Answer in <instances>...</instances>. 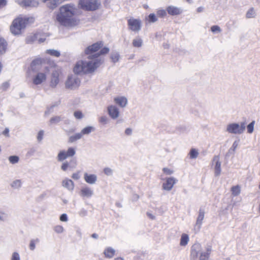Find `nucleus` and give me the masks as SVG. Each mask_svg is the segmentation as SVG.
Returning a JSON list of instances; mask_svg holds the SVG:
<instances>
[{"instance_id": "obj_1", "label": "nucleus", "mask_w": 260, "mask_h": 260, "mask_svg": "<svg viewBox=\"0 0 260 260\" xmlns=\"http://www.w3.org/2000/svg\"><path fill=\"white\" fill-rule=\"evenodd\" d=\"M78 10L73 4H67L60 6L56 14L55 21L60 25L67 28H73L80 23L77 17Z\"/></svg>"}, {"instance_id": "obj_2", "label": "nucleus", "mask_w": 260, "mask_h": 260, "mask_svg": "<svg viewBox=\"0 0 260 260\" xmlns=\"http://www.w3.org/2000/svg\"><path fill=\"white\" fill-rule=\"evenodd\" d=\"M102 63V59L96 54L89 55L87 58L77 61L73 68L75 74L83 75L94 73Z\"/></svg>"}, {"instance_id": "obj_3", "label": "nucleus", "mask_w": 260, "mask_h": 260, "mask_svg": "<svg viewBox=\"0 0 260 260\" xmlns=\"http://www.w3.org/2000/svg\"><path fill=\"white\" fill-rule=\"evenodd\" d=\"M43 60L41 58H36L31 63L30 68L27 73V77L30 78L33 84L35 85H41L45 83L49 74V71L47 67L44 70L38 71L40 66Z\"/></svg>"}, {"instance_id": "obj_4", "label": "nucleus", "mask_w": 260, "mask_h": 260, "mask_svg": "<svg viewBox=\"0 0 260 260\" xmlns=\"http://www.w3.org/2000/svg\"><path fill=\"white\" fill-rule=\"evenodd\" d=\"M35 18L31 16H26L20 15L16 17L10 26V30L14 36H20L26 28L34 23Z\"/></svg>"}, {"instance_id": "obj_5", "label": "nucleus", "mask_w": 260, "mask_h": 260, "mask_svg": "<svg viewBox=\"0 0 260 260\" xmlns=\"http://www.w3.org/2000/svg\"><path fill=\"white\" fill-rule=\"evenodd\" d=\"M211 251V247L209 246L204 249H202L201 245L199 244H194L191 248V254L197 255L199 254V260H209Z\"/></svg>"}, {"instance_id": "obj_6", "label": "nucleus", "mask_w": 260, "mask_h": 260, "mask_svg": "<svg viewBox=\"0 0 260 260\" xmlns=\"http://www.w3.org/2000/svg\"><path fill=\"white\" fill-rule=\"evenodd\" d=\"M246 128V123L242 122L240 124L232 123L228 124L226 126V131L229 133L234 134H242Z\"/></svg>"}, {"instance_id": "obj_7", "label": "nucleus", "mask_w": 260, "mask_h": 260, "mask_svg": "<svg viewBox=\"0 0 260 260\" xmlns=\"http://www.w3.org/2000/svg\"><path fill=\"white\" fill-rule=\"evenodd\" d=\"M78 4L80 8L86 11H94L99 7L96 0H79Z\"/></svg>"}, {"instance_id": "obj_8", "label": "nucleus", "mask_w": 260, "mask_h": 260, "mask_svg": "<svg viewBox=\"0 0 260 260\" xmlns=\"http://www.w3.org/2000/svg\"><path fill=\"white\" fill-rule=\"evenodd\" d=\"M80 84L79 78L76 75L69 76L66 82V87L70 89H75L77 88Z\"/></svg>"}, {"instance_id": "obj_9", "label": "nucleus", "mask_w": 260, "mask_h": 260, "mask_svg": "<svg viewBox=\"0 0 260 260\" xmlns=\"http://www.w3.org/2000/svg\"><path fill=\"white\" fill-rule=\"evenodd\" d=\"M127 25L129 30L135 32H138L142 27V21L139 19L131 18L128 20Z\"/></svg>"}, {"instance_id": "obj_10", "label": "nucleus", "mask_w": 260, "mask_h": 260, "mask_svg": "<svg viewBox=\"0 0 260 260\" xmlns=\"http://www.w3.org/2000/svg\"><path fill=\"white\" fill-rule=\"evenodd\" d=\"M76 153L75 148L70 147L67 151L61 150L58 153L57 159L58 161H63L69 157L73 156Z\"/></svg>"}, {"instance_id": "obj_11", "label": "nucleus", "mask_w": 260, "mask_h": 260, "mask_svg": "<svg viewBox=\"0 0 260 260\" xmlns=\"http://www.w3.org/2000/svg\"><path fill=\"white\" fill-rule=\"evenodd\" d=\"M103 45V44L101 42H97L96 43L93 44V45L88 46L85 50V54L87 55V56L89 55H93L94 54H96L98 58L99 57L100 54L99 53H96V52L101 48Z\"/></svg>"}, {"instance_id": "obj_12", "label": "nucleus", "mask_w": 260, "mask_h": 260, "mask_svg": "<svg viewBox=\"0 0 260 260\" xmlns=\"http://www.w3.org/2000/svg\"><path fill=\"white\" fill-rule=\"evenodd\" d=\"M107 112L109 116L112 119H116L119 117L120 111L119 108L114 105H110L107 107Z\"/></svg>"}, {"instance_id": "obj_13", "label": "nucleus", "mask_w": 260, "mask_h": 260, "mask_svg": "<svg viewBox=\"0 0 260 260\" xmlns=\"http://www.w3.org/2000/svg\"><path fill=\"white\" fill-rule=\"evenodd\" d=\"M16 3L24 7H37L39 5L38 0H16Z\"/></svg>"}, {"instance_id": "obj_14", "label": "nucleus", "mask_w": 260, "mask_h": 260, "mask_svg": "<svg viewBox=\"0 0 260 260\" xmlns=\"http://www.w3.org/2000/svg\"><path fill=\"white\" fill-rule=\"evenodd\" d=\"M165 180L166 181L162 184V187L164 190L167 191H170L177 182V180L173 177H168Z\"/></svg>"}, {"instance_id": "obj_15", "label": "nucleus", "mask_w": 260, "mask_h": 260, "mask_svg": "<svg viewBox=\"0 0 260 260\" xmlns=\"http://www.w3.org/2000/svg\"><path fill=\"white\" fill-rule=\"evenodd\" d=\"M205 216V212L203 209H200L199 214L197 218L196 222L194 225V229L200 230L201 228Z\"/></svg>"}, {"instance_id": "obj_16", "label": "nucleus", "mask_w": 260, "mask_h": 260, "mask_svg": "<svg viewBox=\"0 0 260 260\" xmlns=\"http://www.w3.org/2000/svg\"><path fill=\"white\" fill-rule=\"evenodd\" d=\"M113 101L115 104L122 108L126 107L128 104L127 98L123 96L115 97L114 98Z\"/></svg>"}, {"instance_id": "obj_17", "label": "nucleus", "mask_w": 260, "mask_h": 260, "mask_svg": "<svg viewBox=\"0 0 260 260\" xmlns=\"http://www.w3.org/2000/svg\"><path fill=\"white\" fill-rule=\"evenodd\" d=\"M93 194V190L86 186L82 187L80 191V196L83 198H90Z\"/></svg>"}, {"instance_id": "obj_18", "label": "nucleus", "mask_w": 260, "mask_h": 260, "mask_svg": "<svg viewBox=\"0 0 260 260\" xmlns=\"http://www.w3.org/2000/svg\"><path fill=\"white\" fill-rule=\"evenodd\" d=\"M213 161L215 163L214 171L215 175L219 176L221 173V162L219 160L218 156H214L213 159Z\"/></svg>"}, {"instance_id": "obj_19", "label": "nucleus", "mask_w": 260, "mask_h": 260, "mask_svg": "<svg viewBox=\"0 0 260 260\" xmlns=\"http://www.w3.org/2000/svg\"><path fill=\"white\" fill-rule=\"evenodd\" d=\"M84 179L86 183L90 184H94L97 181L98 177L95 174L85 173L84 174Z\"/></svg>"}, {"instance_id": "obj_20", "label": "nucleus", "mask_w": 260, "mask_h": 260, "mask_svg": "<svg viewBox=\"0 0 260 260\" xmlns=\"http://www.w3.org/2000/svg\"><path fill=\"white\" fill-rule=\"evenodd\" d=\"M59 73L58 72L55 71L52 73L50 84V85L52 88H55L56 87L57 85L58 84L59 80Z\"/></svg>"}, {"instance_id": "obj_21", "label": "nucleus", "mask_w": 260, "mask_h": 260, "mask_svg": "<svg viewBox=\"0 0 260 260\" xmlns=\"http://www.w3.org/2000/svg\"><path fill=\"white\" fill-rule=\"evenodd\" d=\"M168 13L172 16L178 15L182 13V10L178 7L170 6L167 8Z\"/></svg>"}, {"instance_id": "obj_22", "label": "nucleus", "mask_w": 260, "mask_h": 260, "mask_svg": "<svg viewBox=\"0 0 260 260\" xmlns=\"http://www.w3.org/2000/svg\"><path fill=\"white\" fill-rule=\"evenodd\" d=\"M62 185L69 190L72 191L74 188V183L71 179L66 178L62 181Z\"/></svg>"}, {"instance_id": "obj_23", "label": "nucleus", "mask_w": 260, "mask_h": 260, "mask_svg": "<svg viewBox=\"0 0 260 260\" xmlns=\"http://www.w3.org/2000/svg\"><path fill=\"white\" fill-rule=\"evenodd\" d=\"M189 241V236L186 234L183 233L181 236L179 244L182 247H185L187 245Z\"/></svg>"}, {"instance_id": "obj_24", "label": "nucleus", "mask_w": 260, "mask_h": 260, "mask_svg": "<svg viewBox=\"0 0 260 260\" xmlns=\"http://www.w3.org/2000/svg\"><path fill=\"white\" fill-rule=\"evenodd\" d=\"M115 250L112 247H107L104 252L105 257L111 258L114 255Z\"/></svg>"}, {"instance_id": "obj_25", "label": "nucleus", "mask_w": 260, "mask_h": 260, "mask_svg": "<svg viewBox=\"0 0 260 260\" xmlns=\"http://www.w3.org/2000/svg\"><path fill=\"white\" fill-rule=\"evenodd\" d=\"M132 44L134 47H141L143 45V40L140 37H137L133 39Z\"/></svg>"}, {"instance_id": "obj_26", "label": "nucleus", "mask_w": 260, "mask_h": 260, "mask_svg": "<svg viewBox=\"0 0 260 260\" xmlns=\"http://www.w3.org/2000/svg\"><path fill=\"white\" fill-rule=\"evenodd\" d=\"M82 137L83 136L80 132V133H76L75 135L70 136L69 138V142L73 143L76 141L81 139Z\"/></svg>"}, {"instance_id": "obj_27", "label": "nucleus", "mask_w": 260, "mask_h": 260, "mask_svg": "<svg viewBox=\"0 0 260 260\" xmlns=\"http://www.w3.org/2000/svg\"><path fill=\"white\" fill-rule=\"evenodd\" d=\"M62 117L60 116H54L52 117L49 120V124H56L62 120Z\"/></svg>"}, {"instance_id": "obj_28", "label": "nucleus", "mask_w": 260, "mask_h": 260, "mask_svg": "<svg viewBox=\"0 0 260 260\" xmlns=\"http://www.w3.org/2000/svg\"><path fill=\"white\" fill-rule=\"evenodd\" d=\"M94 131V128L91 126H88L83 128L81 133L83 136L84 135H89L90 133Z\"/></svg>"}, {"instance_id": "obj_29", "label": "nucleus", "mask_w": 260, "mask_h": 260, "mask_svg": "<svg viewBox=\"0 0 260 260\" xmlns=\"http://www.w3.org/2000/svg\"><path fill=\"white\" fill-rule=\"evenodd\" d=\"M256 16V12L254 8H250L246 13V17L248 19L254 18Z\"/></svg>"}, {"instance_id": "obj_30", "label": "nucleus", "mask_w": 260, "mask_h": 260, "mask_svg": "<svg viewBox=\"0 0 260 260\" xmlns=\"http://www.w3.org/2000/svg\"><path fill=\"white\" fill-rule=\"evenodd\" d=\"M199 155V153L197 149L195 148H192L190 149L189 153L190 159H196L198 157Z\"/></svg>"}, {"instance_id": "obj_31", "label": "nucleus", "mask_w": 260, "mask_h": 260, "mask_svg": "<svg viewBox=\"0 0 260 260\" xmlns=\"http://www.w3.org/2000/svg\"><path fill=\"white\" fill-rule=\"evenodd\" d=\"M120 58V55L118 52L116 51L112 52L111 54V59L112 61L115 63L119 61Z\"/></svg>"}, {"instance_id": "obj_32", "label": "nucleus", "mask_w": 260, "mask_h": 260, "mask_svg": "<svg viewBox=\"0 0 260 260\" xmlns=\"http://www.w3.org/2000/svg\"><path fill=\"white\" fill-rule=\"evenodd\" d=\"M22 182L21 180L16 179L13 181L11 184V186L14 189H19L21 187Z\"/></svg>"}, {"instance_id": "obj_33", "label": "nucleus", "mask_w": 260, "mask_h": 260, "mask_svg": "<svg viewBox=\"0 0 260 260\" xmlns=\"http://www.w3.org/2000/svg\"><path fill=\"white\" fill-rule=\"evenodd\" d=\"M46 53L55 57H59L60 55L59 51L54 49H48L46 51Z\"/></svg>"}, {"instance_id": "obj_34", "label": "nucleus", "mask_w": 260, "mask_h": 260, "mask_svg": "<svg viewBox=\"0 0 260 260\" xmlns=\"http://www.w3.org/2000/svg\"><path fill=\"white\" fill-rule=\"evenodd\" d=\"M7 44L5 40L3 38H0V53H4L6 50Z\"/></svg>"}, {"instance_id": "obj_35", "label": "nucleus", "mask_w": 260, "mask_h": 260, "mask_svg": "<svg viewBox=\"0 0 260 260\" xmlns=\"http://www.w3.org/2000/svg\"><path fill=\"white\" fill-rule=\"evenodd\" d=\"M146 20L149 23H154L157 20V18L154 14L151 13L146 18Z\"/></svg>"}, {"instance_id": "obj_36", "label": "nucleus", "mask_w": 260, "mask_h": 260, "mask_svg": "<svg viewBox=\"0 0 260 260\" xmlns=\"http://www.w3.org/2000/svg\"><path fill=\"white\" fill-rule=\"evenodd\" d=\"M8 218V214L4 211L0 209V221H5Z\"/></svg>"}, {"instance_id": "obj_37", "label": "nucleus", "mask_w": 260, "mask_h": 260, "mask_svg": "<svg viewBox=\"0 0 260 260\" xmlns=\"http://www.w3.org/2000/svg\"><path fill=\"white\" fill-rule=\"evenodd\" d=\"M9 161L12 164H16L18 162L19 157L16 155H12L9 157Z\"/></svg>"}, {"instance_id": "obj_38", "label": "nucleus", "mask_w": 260, "mask_h": 260, "mask_svg": "<svg viewBox=\"0 0 260 260\" xmlns=\"http://www.w3.org/2000/svg\"><path fill=\"white\" fill-rule=\"evenodd\" d=\"M255 124V121H252L247 126V133L252 134L254 131V126Z\"/></svg>"}, {"instance_id": "obj_39", "label": "nucleus", "mask_w": 260, "mask_h": 260, "mask_svg": "<svg viewBox=\"0 0 260 260\" xmlns=\"http://www.w3.org/2000/svg\"><path fill=\"white\" fill-rule=\"evenodd\" d=\"M53 230L54 232L57 234L62 233L64 231L63 226L60 225H57L55 226L53 228Z\"/></svg>"}, {"instance_id": "obj_40", "label": "nucleus", "mask_w": 260, "mask_h": 260, "mask_svg": "<svg viewBox=\"0 0 260 260\" xmlns=\"http://www.w3.org/2000/svg\"><path fill=\"white\" fill-rule=\"evenodd\" d=\"M232 194L237 196L239 195L240 193V188L239 186H235L232 188Z\"/></svg>"}, {"instance_id": "obj_41", "label": "nucleus", "mask_w": 260, "mask_h": 260, "mask_svg": "<svg viewBox=\"0 0 260 260\" xmlns=\"http://www.w3.org/2000/svg\"><path fill=\"white\" fill-rule=\"evenodd\" d=\"M74 116L77 119H81L84 117V114L81 111H75Z\"/></svg>"}, {"instance_id": "obj_42", "label": "nucleus", "mask_w": 260, "mask_h": 260, "mask_svg": "<svg viewBox=\"0 0 260 260\" xmlns=\"http://www.w3.org/2000/svg\"><path fill=\"white\" fill-rule=\"evenodd\" d=\"M44 135V131L43 130H40L37 134V139L39 142H41L43 139Z\"/></svg>"}, {"instance_id": "obj_43", "label": "nucleus", "mask_w": 260, "mask_h": 260, "mask_svg": "<svg viewBox=\"0 0 260 260\" xmlns=\"http://www.w3.org/2000/svg\"><path fill=\"white\" fill-rule=\"evenodd\" d=\"M103 172L105 175L107 176H112L113 173V171L112 169L109 167H106L104 169Z\"/></svg>"}, {"instance_id": "obj_44", "label": "nucleus", "mask_w": 260, "mask_h": 260, "mask_svg": "<svg viewBox=\"0 0 260 260\" xmlns=\"http://www.w3.org/2000/svg\"><path fill=\"white\" fill-rule=\"evenodd\" d=\"M211 30L213 33H220L221 32V28L218 25H213L211 27Z\"/></svg>"}, {"instance_id": "obj_45", "label": "nucleus", "mask_w": 260, "mask_h": 260, "mask_svg": "<svg viewBox=\"0 0 260 260\" xmlns=\"http://www.w3.org/2000/svg\"><path fill=\"white\" fill-rule=\"evenodd\" d=\"M239 145V141H235L232 147L229 150V152L234 153L236 149L237 148L238 146Z\"/></svg>"}, {"instance_id": "obj_46", "label": "nucleus", "mask_w": 260, "mask_h": 260, "mask_svg": "<svg viewBox=\"0 0 260 260\" xmlns=\"http://www.w3.org/2000/svg\"><path fill=\"white\" fill-rule=\"evenodd\" d=\"M39 241L38 239H36V240L33 239L31 240L29 244V248L31 250H34L36 247V242H38Z\"/></svg>"}, {"instance_id": "obj_47", "label": "nucleus", "mask_w": 260, "mask_h": 260, "mask_svg": "<svg viewBox=\"0 0 260 260\" xmlns=\"http://www.w3.org/2000/svg\"><path fill=\"white\" fill-rule=\"evenodd\" d=\"M11 260H20V255L18 252H13L11 255Z\"/></svg>"}, {"instance_id": "obj_48", "label": "nucleus", "mask_w": 260, "mask_h": 260, "mask_svg": "<svg viewBox=\"0 0 260 260\" xmlns=\"http://www.w3.org/2000/svg\"><path fill=\"white\" fill-rule=\"evenodd\" d=\"M70 167L69 163L67 161H64L62 164L61 169L63 171H66Z\"/></svg>"}, {"instance_id": "obj_49", "label": "nucleus", "mask_w": 260, "mask_h": 260, "mask_svg": "<svg viewBox=\"0 0 260 260\" xmlns=\"http://www.w3.org/2000/svg\"><path fill=\"white\" fill-rule=\"evenodd\" d=\"M99 122L102 124H107L108 123V118L106 116H103L99 118Z\"/></svg>"}, {"instance_id": "obj_50", "label": "nucleus", "mask_w": 260, "mask_h": 260, "mask_svg": "<svg viewBox=\"0 0 260 260\" xmlns=\"http://www.w3.org/2000/svg\"><path fill=\"white\" fill-rule=\"evenodd\" d=\"M59 220L62 222H67L68 221V217L67 214L66 213L62 214L60 216Z\"/></svg>"}, {"instance_id": "obj_51", "label": "nucleus", "mask_w": 260, "mask_h": 260, "mask_svg": "<svg viewBox=\"0 0 260 260\" xmlns=\"http://www.w3.org/2000/svg\"><path fill=\"white\" fill-rule=\"evenodd\" d=\"M163 172L164 173H165L166 175H170L174 173V171L169 169L168 168H164L162 169Z\"/></svg>"}, {"instance_id": "obj_52", "label": "nucleus", "mask_w": 260, "mask_h": 260, "mask_svg": "<svg viewBox=\"0 0 260 260\" xmlns=\"http://www.w3.org/2000/svg\"><path fill=\"white\" fill-rule=\"evenodd\" d=\"M79 215L81 217H84L85 216H86L87 214V211L86 209H81L79 211V213H78Z\"/></svg>"}, {"instance_id": "obj_53", "label": "nucleus", "mask_w": 260, "mask_h": 260, "mask_svg": "<svg viewBox=\"0 0 260 260\" xmlns=\"http://www.w3.org/2000/svg\"><path fill=\"white\" fill-rule=\"evenodd\" d=\"M166 14L167 13L165 10H159L157 12V15L160 17H164Z\"/></svg>"}, {"instance_id": "obj_54", "label": "nucleus", "mask_w": 260, "mask_h": 260, "mask_svg": "<svg viewBox=\"0 0 260 260\" xmlns=\"http://www.w3.org/2000/svg\"><path fill=\"white\" fill-rule=\"evenodd\" d=\"M109 51V49L108 48H107V47H105L104 48H103L100 52L99 54H100V55L101 54H107V53H108V52Z\"/></svg>"}, {"instance_id": "obj_55", "label": "nucleus", "mask_w": 260, "mask_h": 260, "mask_svg": "<svg viewBox=\"0 0 260 260\" xmlns=\"http://www.w3.org/2000/svg\"><path fill=\"white\" fill-rule=\"evenodd\" d=\"M8 3L7 0H0V9L5 7Z\"/></svg>"}, {"instance_id": "obj_56", "label": "nucleus", "mask_w": 260, "mask_h": 260, "mask_svg": "<svg viewBox=\"0 0 260 260\" xmlns=\"http://www.w3.org/2000/svg\"><path fill=\"white\" fill-rule=\"evenodd\" d=\"M72 177L75 180H78L80 177L79 172L73 173L72 174Z\"/></svg>"}, {"instance_id": "obj_57", "label": "nucleus", "mask_w": 260, "mask_h": 260, "mask_svg": "<svg viewBox=\"0 0 260 260\" xmlns=\"http://www.w3.org/2000/svg\"><path fill=\"white\" fill-rule=\"evenodd\" d=\"M9 86V83L8 82H4L2 85V88L6 90Z\"/></svg>"}, {"instance_id": "obj_58", "label": "nucleus", "mask_w": 260, "mask_h": 260, "mask_svg": "<svg viewBox=\"0 0 260 260\" xmlns=\"http://www.w3.org/2000/svg\"><path fill=\"white\" fill-rule=\"evenodd\" d=\"M9 128H6L5 129L3 132V134L7 137H9Z\"/></svg>"}, {"instance_id": "obj_59", "label": "nucleus", "mask_w": 260, "mask_h": 260, "mask_svg": "<svg viewBox=\"0 0 260 260\" xmlns=\"http://www.w3.org/2000/svg\"><path fill=\"white\" fill-rule=\"evenodd\" d=\"M125 134H126L127 135H131L132 133V129L129 128H127L125 130Z\"/></svg>"}, {"instance_id": "obj_60", "label": "nucleus", "mask_w": 260, "mask_h": 260, "mask_svg": "<svg viewBox=\"0 0 260 260\" xmlns=\"http://www.w3.org/2000/svg\"><path fill=\"white\" fill-rule=\"evenodd\" d=\"M147 215L149 217V218H150L152 220H154L155 219V216L149 212H147Z\"/></svg>"}, {"instance_id": "obj_61", "label": "nucleus", "mask_w": 260, "mask_h": 260, "mask_svg": "<svg viewBox=\"0 0 260 260\" xmlns=\"http://www.w3.org/2000/svg\"><path fill=\"white\" fill-rule=\"evenodd\" d=\"M204 7H200L197 9V11L198 13H201L204 11Z\"/></svg>"}, {"instance_id": "obj_62", "label": "nucleus", "mask_w": 260, "mask_h": 260, "mask_svg": "<svg viewBox=\"0 0 260 260\" xmlns=\"http://www.w3.org/2000/svg\"><path fill=\"white\" fill-rule=\"evenodd\" d=\"M91 236L92 238H95V239L98 238V235L96 234H93Z\"/></svg>"}, {"instance_id": "obj_63", "label": "nucleus", "mask_w": 260, "mask_h": 260, "mask_svg": "<svg viewBox=\"0 0 260 260\" xmlns=\"http://www.w3.org/2000/svg\"><path fill=\"white\" fill-rule=\"evenodd\" d=\"M45 39L41 38V39H39L38 41L39 43H42L45 41Z\"/></svg>"}, {"instance_id": "obj_64", "label": "nucleus", "mask_w": 260, "mask_h": 260, "mask_svg": "<svg viewBox=\"0 0 260 260\" xmlns=\"http://www.w3.org/2000/svg\"><path fill=\"white\" fill-rule=\"evenodd\" d=\"M114 260H123V259L122 257H119L115 258Z\"/></svg>"}]
</instances>
